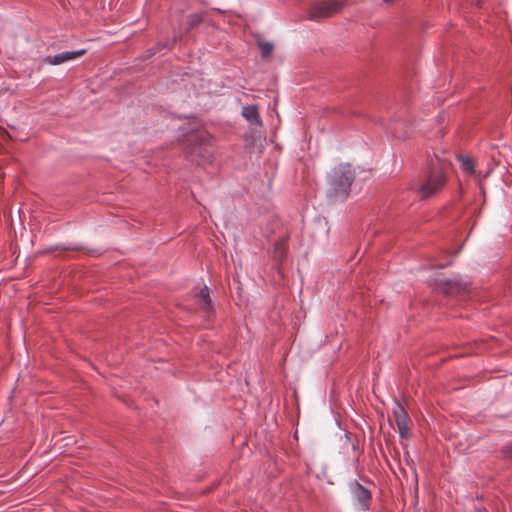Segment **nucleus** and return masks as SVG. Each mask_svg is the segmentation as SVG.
Returning <instances> with one entry per match:
<instances>
[{
	"instance_id": "nucleus-3",
	"label": "nucleus",
	"mask_w": 512,
	"mask_h": 512,
	"mask_svg": "<svg viewBox=\"0 0 512 512\" xmlns=\"http://www.w3.org/2000/svg\"><path fill=\"white\" fill-rule=\"evenodd\" d=\"M187 141L189 144L185 148L186 157L196 163L202 165L211 161L213 156V148L211 145V137L205 131L191 133Z\"/></svg>"
},
{
	"instance_id": "nucleus-1",
	"label": "nucleus",
	"mask_w": 512,
	"mask_h": 512,
	"mask_svg": "<svg viewBox=\"0 0 512 512\" xmlns=\"http://www.w3.org/2000/svg\"><path fill=\"white\" fill-rule=\"evenodd\" d=\"M355 179V172L349 163H340L335 166L328 178V197L334 201L345 200Z\"/></svg>"
},
{
	"instance_id": "nucleus-11",
	"label": "nucleus",
	"mask_w": 512,
	"mask_h": 512,
	"mask_svg": "<svg viewBox=\"0 0 512 512\" xmlns=\"http://www.w3.org/2000/svg\"><path fill=\"white\" fill-rule=\"evenodd\" d=\"M257 44L261 52V56L263 58L269 57L274 49V45L271 42L265 41L261 39L260 37L257 38Z\"/></svg>"
},
{
	"instance_id": "nucleus-9",
	"label": "nucleus",
	"mask_w": 512,
	"mask_h": 512,
	"mask_svg": "<svg viewBox=\"0 0 512 512\" xmlns=\"http://www.w3.org/2000/svg\"><path fill=\"white\" fill-rule=\"evenodd\" d=\"M242 116L252 123H259L258 108L255 105L244 106L242 108Z\"/></svg>"
},
{
	"instance_id": "nucleus-10",
	"label": "nucleus",
	"mask_w": 512,
	"mask_h": 512,
	"mask_svg": "<svg viewBox=\"0 0 512 512\" xmlns=\"http://www.w3.org/2000/svg\"><path fill=\"white\" fill-rule=\"evenodd\" d=\"M393 417L395 419V423L402 424L408 422V415L405 409L398 403L395 404L393 408Z\"/></svg>"
},
{
	"instance_id": "nucleus-2",
	"label": "nucleus",
	"mask_w": 512,
	"mask_h": 512,
	"mask_svg": "<svg viewBox=\"0 0 512 512\" xmlns=\"http://www.w3.org/2000/svg\"><path fill=\"white\" fill-rule=\"evenodd\" d=\"M437 164L432 163L427 175L424 176L416 191L422 199L429 198L437 194L446 183L445 169L448 165L446 158L436 156Z\"/></svg>"
},
{
	"instance_id": "nucleus-4",
	"label": "nucleus",
	"mask_w": 512,
	"mask_h": 512,
	"mask_svg": "<svg viewBox=\"0 0 512 512\" xmlns=\"http://www.w3.org/2000/svg\"><path fill=\"white\" fill-rule=\"evenodd\" d=\"M347 0H320L317 1L310 10V19L317 20L319 18L330 17L340 11L346 4Z\"/></svg>"
},
{
	"instance_id": "nucleus-18",
	"label": "nucleus",
	"mask_w": 512,
	"mask_h": 512,
	"mask_svg": "<svg viewBox=\"0 0 512 512\" xmlns=\"http://www.w3.org/2000/svg\"><path fill=\"white\" fill-rule=\"evenodd\" d=\"M383 1H384V2H386V3H391V2H393V0H383Z\"/></svg>"
},
{
	"instance_id": "nucleus-6",
	"label": "nucleus",
	"mask_w": 512,
	"mask_h": 512,
	"mask_svg": "<svg viewBox=\"0 0 512 512\" xmlns=\"http://www.w3.org/2000/svg\"><path fill=\"white\" fill-rule=\"evenodd\" d=\"M85 53V49H80L76 51H65L56 55L47 56L46 61L51 65H60L65 62L75 60L76 58L84 55Z\"/></svg>"
},
{
	"instance_id": "nucleus-15",
	"label": "nucleus",
	"mask_w": 512,
	"mask_h": 512,
	"mask_svg": "<svg viewBox=\"0 0 512 512\" xmlns=\"http://www.w3.org/2000/svg\"><path fill=\"white\" fill-rule=\"evenodd\" d=\"M284 241H281L275 246V257L281 259L284 256Z\"/></svg>"
},
{
	"instance_id": "nucleus-14",
	"label": "nucleus",
	"mask_w": 512,
	"mask_h": 512,
	"mask_svg": "<svg viewBox=\"0 0 512 512\" xmlns=\"http://www.w3.org/2000/svg\"><path fill=\"white\" fill-rule=\"evenodd\" d=\"M396 426L398 428V432H399L400 438L407 439L409 437L408 422L403 423V425L402 424H397Z\"/></svg>"
},
{
	"instance_id": "nucleus-17",
	"label": "nucleus",
	"mask_w": 512,
	"mask_h": 512,
	"mask_svg": "<svg viewBox=\"0 0 512 512\" xmlns=\"http://www.w3.org/2000/svg\"><path fill=\"white\" fill-rule=\"evenodd\" d=\"M473 512H484V510L478 508V509H475Z\"/></svg>"
},
{
	"instance_id": "nucleus-13",
	"label": "nucleus",
	"mask_w": 512,
	"mask_h": 512,
	"mask_svg": "<svg viewBox=\"0 0 512 512\" xmlns=\"http://www.w3.org/2000/svg\"><path fill=\"white\" fill-rule=\"evenodd\" d=\"M460 168L461 170L469 175H473L475 173V167L471 159L468 157L459 158Z\"/></svg>"
},
{
	"instance_id": "nucleus-8",
	"label": "nucleus",
	"mask_w": 512,
	"mask_h": 512,
	"mask_svg": "<svg viewBox=\"0 0 512 512\" xmlns=\"http://www.w3.org/2000/svg\"><path fill=\"white\" fill-rule=\"evenodd\" d=\"M195 297L200 307L208 314L212 310V300L210 298L209 289L206 285L199 289Z\"/></svg>"
},
{
	"instance_id": "nucleus-7",
	"label": "nucleus",
	"mask_w": 512,
	"mask_h": 512,
	"mask_svg": "<svg viewBox=\"0 0 512 512\" xmlns=\"http://www.w3.org/2000/svg\"><path fill=\"white\" fill-rule=\"evenodd\" d=\"M353 495L355 499L359 502L361 505L362 510H367L369 508V501L371 499V493L370 491L359 484L358 482H355V486L352 490Z\"/></svg>"
},
{
	"instance_id": "nucleus-5",
	"label": "nucleus",
	"mask_w": 512,
	"mask_h": 512,
	"mask_svg": "<svg viewBox=\"0 0 512 512\" xmlns=\"http://www.w3.org/2000/svg\"><path fill=\"white\" fill-rule=\"evenodd\" d=\"M431 285L439 292L446 295H453L461 290L463 282L460 278H445L440 276L433 279Z\"/></svg>"
},
{
	"instance_id": "nucleus-16",
	"label": "nucleus",
	"mask_w": 512,
	"mask_h": 512,
	"mask_svg": "<svg viewBox=\"0 0 512 512\" xmlns=\"http://www.w3.org/2000/svg\"><path fill=\"white\" fill-rule=\"evenodd\" d=\"M393 133H394V136L397 137V138H406L407 137L406 134H403V135L402 134H398V132L396 130L393 131Z\"/></svg>"
},
{
	"instance_id": "nucleus-12",
	"label": "nucleus",
	"mask_w": 512,
	"mask_h": 512,
	"mask_svg": "<svg viewBox=\"0 0 512 512\" xmlns=\"http://www.w3.org/2000/svg\"><path fill=\"white\" fill-rule=\"evenodd\" d=\"M205 18V14L201 12L193 13L187 16L186 24L188 29L194 28L196 25L200 24Z\"/></svg>"
}]
</instances>
